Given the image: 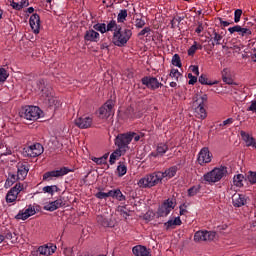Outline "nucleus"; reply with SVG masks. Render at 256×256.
<instances>
[{
    "mask_svg": "<svg viewBox=\"0 0 256 256\" xmlns=\"http://www.w3.org/2000/svg\"><path fill=\"white\" fill-rule=\"evenodd\" d=\"M208 96L207 94H196L193 98L192 107L194 109V116L196 119H201L202 121L204 119H207V102H208Z\"/></svg>",
    "mask_w": 256,
    "mask_h": 256,
    "instance_id": "1",
    "label": "nucleus"
},
{
    "mask_svg": "<svg viewBox=\"0 0 256 256\" xmlns=\"http://www.w3.org/2000/svg\"><path fill=\"white\" fill-rule=\"evenodd\" d=\"M133 36V31L129 28H119L115 29L112 36V43L116 47H125L129 43V39Z\"/></svg>",
    "mask_w": 256,
    "mask_h": 256,
    "instance_id": "2",
    "label": "nucleus"
},
{
    "mask_svg": "<svg viewBox=\"0 0 256 256\" xmlns=\"http://www.w3.org/2000/svg\"><path fill=\"white\" fill-rule=\"evenodd\" d=\"M133 135L135 134H129V132L118 134L115 138L116 147H118L120 151L127 153V151H129V145L133 141Z\"/></svg>",
    "mask_w": 256,
    "mask_h": 256,
    "instance_id": "3",
    "label": "nucleus"
},
{
    "mask_svg": "<svg viewBox=\"0 0 256 256\" xmlns=\"http://www.w3.org/2000/svg\"><path fill=\"white\" fill-rule=\"evenodd\" d=\"M41 108L37 106H26L23 108L20 117L26 119L27 121H37L41 117Z\"/></svg>",
    "mask_w": 256,
    "mask_h": 256,
    "instance_id": "4",
    "label": "nucleus"
},
{
    "mask_svg": "<svg viewBox=\"0 0 256 256\" xmlns=\"http://www.w3.org/2000/svg\"><path fill=\"white\" fill-rule=\"evenodd\" d=\"M225 173H227L225 167L214 168L204 175V181H207V183H219L221 178L225 177Z\"/></svg>",
    "mask_w": 256,
    "mask_h": 256,
    "instance_id": "5",
    "label": "nucleus"
},
{
    "mask_svg": "<svg viewBox=\"0 0 256 256\" xmlns=\"http://www.w3.org/2000/svg\"><path fill=\"white\" fill-rule=\"evenodd\" d=\"M25 189V185L21 183H16L14 187H12L6 194V203H11L12 205H15L17 202V198L19 197V194L21 191Z\"/></svg>",
    "mask_w": 256,
    "mask_h": 256,
    "instance_id": "6",
    "label": "nucleus"
},
{
    "mask_svg": "<svg viewBox=\"0 0 256 256\" xmlns=\"http://www.w3.org/2000/svg\"><path fill=\"white\" fill-rule=\"evenodd\" d=\"M213 160V153L209 151V147H203L197 157V163L198 165H201V167H204V165H207L208 163H211Z\"/></svg>",
    "mask_w": 256,
    "mask_h": 256,
    "instance_id": "7",
    "label": "nucleus"
},
{
    "mask_svg": "<svg viewBox=\"0 0 256 256\" xmlns=\"http://www.w3.org/2000/svg\"><path fill=\"white\" fill-rule=\"evenodd\" d=\"M215 232L207 230H199L194 234L195 243H202V241H213L215 239Z\"/></svg>",
    "mask_w": 256,
    "mask_h": 256,
    "instance_id": "8",
    "label": "nucleus"
},
{
    "mask_svg": "<svg viewBox=\"0 0 256 256\" xmlns=\"http://www.w3.org/2000/svg\"><path fill=\"white\" fill-rule=\"evenodd\" d=\"M113 107L114 104L112 100H108L104 103L98 110L99 119H109V117H111V113H113Z\"/></svg>",
    "mask_w": 256,
    "mask_h": 256,
    "instance_id": "9",
    "label": "nucleus"
},
{
    "mask_svg": "<svg viewBox=\"0 0 256 256\" xmlns=\"http://www.w3.org/2000/svg\"><path fill=\"white\" fill-rule=\"evenodd\" d=\"M73 169H69L67 167H62L59 170H53L44 173L43 175V181H47V179H53V177H63L64 175H67V173H73Z\"/></svg>",
    "mask_w": 256,
    "mask_h": 256,
    "instance_id": "10",
    "label": "nucleus"
},
{
    "mask_svg": "<svg viewBox=\"0 0 256 256\" xmlns=\"http://www.w3.org/2000/svg\"><path fill=\"white\" fill-rule=\"evenodd\" d=\"M175 209V205L173 204V200L167 199L165 200L162 205L158 208L157 215L159 217H167L171 211Z\"/></svg>",
    "mask_w": 256,
    "mask_h": 256,
    "instance_id": "11",
    "label": "nucleus"
},
{
    "mask_svg": "<svg viewBox=\"0 0 256 256\" xmlns=\"http://www.w3.org/2000/svg\"><path fill=\"white\" fill-rule=\"evenodd\" d=\"M142 85H145L151 91H155L159 89V87H163V84L157 80L156 77L145 76L141 79Z\"/></svg>",
    "mask_w": 256,
    "mask_h": 256,
    "instance_id": "12",
    "label": "nucleus"
},
{
    "mask_svg": "<svg viewBox=\"0 0 256 256\" xmlns=\"http://www.w3.org/2000/svg\"><path fill=\"white\" fill-rule=\"evenodd\" d=\"M74 123L79 129H89L93 125V118L89 116L78 117L75 119Z\"/></svg>",
    "mask_w": 256,
    "mask_h": 256,
    "instance_id": "13",
    "label": "nucleus"
},
{
    "mask_svg": "<svg viewBox=\"0 0 256 256\" xmlns=\"http://www.w3.org/2000/svg\"><path fill=\"white\" fill-rule=\"evenodd\" d=\"M43 151V145L35 143L26 149V154L28 157H39V155H43Z\"/></svg>",
    "mask_w": 256,
    "mask_h": 256,
    "instance_id": "14",
    "label": "nucleus"
},
{
    "mask_svg": "<svg viewBox=\"0 0 256 256\" xmlns=\"http://www.w3.org/2000/svg\"><path fill=\"white\" fill-rule=\"evenodd\" d=\"M29 23L33 33H35V35H39V31L41 29V17L39 14H32Z\"/></svg>",
    "mask_w": 256,
    "mask_h": 256,
    "instance_id": "15",
    "label": "nucleus"
},
{
    "mask_svg": "<svg viewBox=\"0 0 256 256\" xmlns=\"http://www.w3.org/2000/svg\"><path fill=\"white\" fill-rule=\"evenodd\" d=\"M37 211H35V207L29 205L26 210H20L19 213L15 216V219L26 221V219H29V217H32V215H35Z\"/></svg>",
    "mask_w": 256,
    "mask_h": 256,
    "instance_id": "16",
    "label": "nucleus"
},
{
    "mask_svg": "<svg viewBox=\"0 0 256 256\" xmlns=\"http://www.w3.org/2000/svg\"><path fill=\"white\" fill-rule=\"evenodd\" d=\"M232 205L233 207H245L247 205V196L245 194L235 193L232 195Z\"/></svg>",
    "mask_w": 256,
    "mask_h": 256,
    "instance_id": "17",
    "label": "nucleus"
},
{
    "mask_svg": "<svg viewBox=\"0 0 256 256\" xmlns=\"http://www.w3.org/2000/svg\"><path fill=\"white\" fill-rule=\"evenodd\" d=\"M17 177L20 181H25V178L27 177L29 173V164L27 162L25 163H18L17 164Z\"/></svg>",
    "mask_w": 256,
    "mask_h": 256,
    "instance_id": "18",
    "label": "nucleus"
},
{
    "mask_svg": "<svg viewBox=\"0 0 256 256\" xmlns=\"http://www.w3.org/2000/svg\"><path fill=\"white\" fill-rule=\"evenodd\" d=\"M55 251H57V246L53 244H46L44 246H40L36 251V253L38 254L40 253V255L49 256V255H53Z\"/></svg>",
    "mask_w": 256,
    "mask_h": 256,
    "instance_id": "19",
    "label": "nucleus"
},
{
    "mask_svg": "<svg viewBox=\"0 0 256 256\" xmlns=\"http://www.w3.org/2000/svg\"><path fill=\"white\" fill-rule=\"evenodd\" d=\"M99 32L94 29H89L84 34V40L89 41L90 43H97L99 41Z\"/></svg>",
    "mask_w": 256,
    "mask_h": 256,
    "instance_id": "20",
    "label": "nucleus"
},
{
    "mask_svg": "<svg viewBox=\"0 0 256 256\" xmlns=\"http://www.w3.org/2000/svg\"><path fill=\"white\" fill-rule=\"evenodd\" d=\"M65 205V202H63V199H57L53 202H50L44 206L45 211H57L60 207H63Z\"/></svg>",
    "mask_w": 256,
    "mask_h": 256,
    "instance_id": "21",
    "label": "nucleus"
},
{
    "mask_svg": "<svg viewBox=\"0 0 256 256\" xmlns=\"http://www.w3.org/2000/svg\"><path fill=\"white\" fill-rule=\"evenodd\" d=\"M132 253L135 256H151V251H149L147 247L141 245L134 246L132 249Z\"/></svg>",
    "mask_w": 256,
    "mask_h": 256,
    "instance_id": "22",
    "label": "nucleus"
},
{
    "mask_svg": "<svg viewBox=\"0 0 256 256\" xmlns=\"http://www.w3.org/2000/svg\"><path fill=\"white\" fill-rule=\"evenodd\" d=\"M167 151H169V145H167V143H159L156 148V153L152 152L151 155L152 157H163Z\"/></svg>",
    "mask_w": 256,
    "mask_h": 256,
    "instance_id": "23",
    "label": "nucleus"
},
{
    "mask_svg": "<svg viewBox=\"0 0 256 256\" xmlns=\"http://www.w3.org/2000/svg\"><path fill=\"white\" fill-rule=\"evenodd\" d=\"M240 135L243 141L246 143V147H255L256 140L253 138V136L249 135V133L245 131H241Z\"/></svg>",
    "mask_w": 256,
    "mask_h": 256,
    "instance_id": "24",
    "label": "nucleus"
},
{
    "mask_svg": "<svg viewBox=\"0 0 256 256\" xmlns=\"http://www.w3.org/2000/svg\"><path fill=\"white\" fill-rule=\"evenodd\" d=\"M41 97L45 100L47 103L50 99L55 97V92L53 91V88L51 87H44L42 89Z\"/></svg>",
    "mask_w": 256,
    "mask_h": 256,
    "instance_id": "25",
    "label": "nucleus"
},
{
    "mask_svg": "<svg viewBox=\"0 0 256 256\" xmlns=\"http://www.w3.org/2000/svg\"><path fill=\"white\" fill-rule=\"evenodd\" d=\"M177 171H179V168L177 166H172L166 169L164 172H162L163 179H173V177L177 175Z\"/></svg>",
    "mask_w": 256,
    "mask_h": 256,
    "instance_id": "26",
    "label": "nucleus"
},
{
    "mask_svg": "<svg viewBox=\"0 0 256 256\" xmlns=\"http://www.w3.org/2000/svg\"><path fill=\"white\" fill-rule=\"evenodd\" d=\"M150 179L152 181L153 187H155L156 185H159V183L163 181V172L159 171V172H154L150 174Z\"/></svg>",
    "mask_w": 256,
    "mask_h": 256,
    "instance_id": "27",
    "label": "nucleus"
},
{
    "mask_svg": "<svg viewBox=\"0 0 256 256\" xmlns=\"http://www.w3.org/2000/svg\"><path fill=\"white\" fill-rule=\"evenodd\" d=\"M138 185L142 188L153 187V182L151 180L150 174L146 175L144 178H141L138 182Z\"/></svg>",
    "mask_w": 256,
    "mask_h": 256,
    "instance_id": "28",
    "label": "nucleus"
},
{
    "mask_svg": "<svg viewBox=\"0 0 256 256\" xmlns=\"http://www.w3.org/2000/svg\"><path fill=\"white\" fill-rule=\"evenodd\" d=\"M181 223V218L176 217L174 220H169L164 223V227H166V231H169V229H175V227H177V225H181Z\"/></svg>",
    "mask_w": 256,
    "mask_h": 256,
    "instance_id": "29",
    "label": "nucleus"
},
{
    "mask_svg": "<svg viewBox=\"0 0 256 256\" xmlns=\"http://www.w3.org/2000/svg\"><path fill=\"white\" fill-rule=\"evenodd\" d=\"M46 103H48L49 107H54L55 111H57V109H61L63 105V102H61V100L55 96Z\"/></svg>",
    "mask_w": 256,
    "mask_h": 256,
    "instance_id": "30",
    "label": "nucleus"
},
{
    "mask_svg": "<svg viewBox=\"0 0 256 256\" xmlns=\"http://www.w3.org/2000/svg\"><path fill=\"white\" fill-rule=\"evenodd\" d=\"M110 197H112L113 199H117V201H125V195H123V193L121 192L120 189H115V190H110Z\"/></svg>",
    "mask_w": 256,
    "mask_h": 256,
    "instance_id": "31",
    "label": "nucleus"
},
{
    "mask_svg": "<svg viewBox=\"0 0 256 256\" xmlns=\"http://www.w3.org/2000/svg\"><path fill=\"white\" fill-rule=\"evenodd\" d=\"M121 155H125V152L123 150L116 149L111 155L109 163L110 165H114L115 161H117V157H121Z\"/></svg>",
    "mask_w": 256,
    "mask_h": 256,
    "instance_id": "32",
    "label": "nucleus"
},
{
    "mask_svg": "<svg viewBox=\"0 0 256 256\" xmlns=\"http://www.w3.org/2000/svg\"><path fill=\"white\" fill-rule=\"evenodd\" d=\"M201 49H203V46L201 44H198L197 42H194V44L188 49L189 57H193V55H195L198 50L201 51Z\"/></svg>",
    "mask_w": 256,
    "mask_h": 256,
    "instance_id": "33",
    "label": "nucleus"
},
{
    "mask_svg": "<svg viewBox=\"0 0 256 256\" xmlns=\"http://www.w3.org/2000/svg\"><path fill=\"white\" fill-rule=\"evenodd\" d=\"M245 179V176L243 174H237L233 178V183L235 187H243V180Z\"/></svg>",
    "mask_w": 256,
    "mask_h": 256,
    "instance_id": "34",
    "label": "nucleus"
},
{
    "mask_svg": "<svg viewBox=\"0 0 256 256\" xmlns=\"http://www.w3.org/2000/svg\"><path fill=\"white\" fill-rule=\"evenodd\" d=\"M17 181H20L17 175L9 174V177L5 182V187H11L14 183H17Z\"/></svg>",
    "mask_w": 256,
    "mask_h": 256,
    "instance_id": "35",
    "label": "nucleus"
},
{
    "mask_svg": "<svg viewBox=\"0 0 256 256\" xmlns=\"http://www.w3.org/2000/svg\"><path fill=\"white\" fill-rule=\"evenodd\" d=\"M199 83H201V85H217L219 83V81L211 82V80H209V78H207V76L201 75L199 77Z\"/></svg>",
    "mask_w": 256,
    "mask_h": 256,
    "instance_id": "36",
    "label": "nucleus"
},
{
    "mask_svg": "<svg viewBox=\"0 0 256 256\" xmlns=\"http://www.w3.org/2000/svg\"><path fill=\"white\" fill-rule=\"evenodd\" d=\"M118 177H123V175L127 174V166L123 162H119L117 167Z\"/></svg>",
    "mask_w": 256,
    "mask_h": 256,
    "instance_id": "37",
    "label": "nucleus"
},
{
    "mask_svg": "<svg viewBox=\"0 0 256 256\" xmlns=\"http://www.w3.org/2000/svg\"><path fill=\"white\" fill-rule=\"evenodd\" d=\"M240 37H245L246 39H249V37H251V35H253V31H251V29L249 28H240V32H239Z\"/></svg>",
    "mask_w": 256,
    "mask_h": 256,
    "instance_id": "38",
    "label": "nucleus"
},
{
    "mask_svg": "<svg viewBox=\"0 0 256 256\" xmlns=\"http://www.w3.org/2000/svg\"><path fill=\"white\" fill-rule=\"evenodd\" d=\"M94 31H99L100 33H107V25L105 23H97L93 26Z\"/></svg>",
    "mask_w": 256,
    "mask_h": 256,
    "instance_id": "39",
    "label": "nucleus"
},
{
    "mask_svg": "<svg viewBox=\"0 0 256 256\" xmlns=\"http://www.w3.org/2000/svg\"><path fill=\"white\" fill-rule=\"evenodd\" d=\"M246 180L249 181L250 185H256V171H249Z\"/></svg>",
    "mask_w": 256,
    "mask_h": 256,
    "instance_id": "40",
    "label": "nucleus"
},
{
    "mask_svg": "<svg viewBox=\"0 0 256 256\" xmlns=\"http://www.w3.org/2000/svg\"><path fill=\"white\" fill-rule=\"evenodd\" d=\"M199 191H201V186H192L191 188L188 189V197H195V195H197V193H199Z\"/></svg>",
    "mask_w": 256,
    "mask_h": 256,
    "instance_id": "41",
    "label": "nucleus"
},
{
    "mask_svg": "<svg viewBox=\"0 0 256 256\" xmlns=\"http://www.w3.org/2000/svg\"><path fill=\"white\" fill-rule=\"evenodd\" d=\"M127 19V10H120V12L118 13V17H117V21L118 23H125Z\"/></svg>",
    "mask_w": 256,
    "mask_h": 256,
    "instance_id": "42",
    "label": "nucleus"
},
{
    "mask_svg": "<svg viewBox=\"0 0 256 256\" xmlns=\"http://www.w3.org/2000/svg\"><path fill=\"white\" fill-rule=\"evenodd\" d=\"M212 39L215 41L216 45H221V40L223 39V35H221V33L217 32L216 30H213Z\"/></svg>",
    "mask_w": 256,
    "mask_h": 256,
    "instance_id": "43",
    "label": "nucleus"
},
{
    "mask_svg": "<svg viewBox=\"0 0 256 256\" xmlns=\"http://www.w3.org/2000/svg\"><path fill=\"white\" fill-rule=\"evenodd\" d=\"M115 29H119V26H117V22L115 20H111L106 26V33L109 31H115Z\"/></svg>",
    "mask_w": 256,
    "mask_h": 256,
    "instance_id": "44",
    "label": "nucleus"
},
{
    "mask_svg": "<svg viewBox=\"0 0 256 256\" xmlns=\"http://www.w3.org/2000/svg\"><path fill=\"white\" fill-rule=\"evenodd\" d=\"M169 76L172 77V79H175V81H179V77H181L182 74L178 69L173 68L171 69Z\"/></svg>",
    "mask_w": 256,
    "mask_h": 256,
    "instance_id": "45",
    "label": "nucleus"
},
{
    "mask_svg": "<svg viewBox=\"0 0 256 256\" xmlns=\"http://www.w3.org/2000/svg\"><path fill=\"white\" fill-rule=\"evenodd\" d=\"M172 65H175V67H182L181 57L179 56V54H175L172 57Z\"/></svg>",
    "mask_w": 256,
    "mask_h": 256,
    "instance_id": "46",
    "label": "nucleus"
},
{
    "mask_svg": "<svg viewBox=\"0 0 256 256\" xmlns=\"http://www.w3.org/2000/svg\"><path fill=\"white\" fill-rule=\"evenodd\" d=\"M7 77H9L7 70H5V68H0V83H5V81H7Z\"/></svg>",
    "mask_w": 256,
    "mask_h": 256,
    "instance_id": "47",
    "label": "nucleus"
},
{
    "mask_svg": "<svg viewBox=\"0 0 256 256\" xmlns=\"http://www.w3.org/2000/svg\"><path fill=\"white\" fill-rule=\"evenodd\" d=\"M243 15V10L237 9L234 12V23H239L241 21V16Z\"/></svg>",
    "mask_w": 256,
    "mask_h": 256,
    "instance_id": "48",
    "label": "nucleus"
},
{
    "mask_svg": "<svg viewBox=\"0 0 256 256\" xmlns=\"http://www.w3.org/2000/svg\"><path fill=\"white\" fill-rule=\"evenodd\" d=\"M95 197H97V199H107L108 197H111V190L108 191L107 193L97 192Z\"/></svg>",
    "mask_w": 256,
    "mask_h": 256,
    "instance_id": "49",
    "label": "nucleus"
},
{
    "mask_svg": "<svg viewBox=\"0 0 256 256\" xmlns=\"http://www.w3.org/2000/svg\"><path fill=\"white\" fill-rule=\"evenodd\" d=\"M97 222L102 225V227H109V220L106 218H103V216L97 217Z\"/></svg>",
    "mask_w": 256,
    "mask_h": 256,
    "instance_id": "50",
    "label": "nucleus"
},
{
    "mask_svg": "<svg viewBox=\"0 0 256 256\" xmlns=\"http://www.w3.org/2000/svg\"><path fill=\"white\" fill-rule=\"evenodd\" d=\"M241 28H242L241 26L235 25L234 27L228 28V31H229L230 35H233V33H238V35H239Z\"/></svg>",
    "mask_w": 256,
    "mask_h": 256,
    "instance_id": "51",
    "label": "nucleus"
},
{
    "mask_svg": "<svg viewBox=\"0 0 256 256\" xmlns=\"http://www.w3.org/2000/svg\"><path fill=\"white\" fill-rule=\"evenodd\" d=\"M92 161H94L96 165H106L105 157H100V158L94 157L92 158Z\"/></svg>",
    "mask_w": 256,
    "mask_h": 256,
    "instance_id": "52",
    "label": "nucleus"
},
{
    "mask_svg": "<svg viewBox=\"0 0 256 256\" xmlns=\"http://www.w3.org/2000/svg\"><path fill=\"white\" fill-rule=\"evenodd\" d=\"M135 26L137 27V29H143L144 25H145V20L141 19V18H137L135 20Z\"/></svg>",
    "mask_w": 256,
    "mask_h": 256,
    "instance_id": "53",
    "label": "nucleus"
},
{
    "mask_svg": "<svg viewBox=\"0 0 256 256\" xmlns=\"http://www.w3.org/2000/svg\"><path fill=\"white\" fill-rule=\"evenodd\" d=\"M10 5L12 6V9H15V11H21V6L19 2H15L14 0H8Z\"/></svg>",
    "mask_w": 256,
    "mask_h": 256,
    "instance_id": "54",
    "label": "nucleus"
},
{
    "mask_svg": "<svg viewBox=\"0 0 256 256\" xmlns=\"http://www.w3.org/2000/svg\"><path fill=\"white\" fill-rule=\"evenodd\" d=\"M54 189H57V186H46L43 188L44 193H49L53 195Z\"/></svg>",
    "mask_w": 256,
    "mask_h": 256,
    "instance_id": "55",
    "label": "nucleus"
},
{
    "mask_svg": "<svg viewBox=\"0 0 256 256\" xmlns=\"http://www.w3.org/2000/svg\"><path fill=\"white\" fill-rule=\"evenodd\" d=\"M221 75H222V80H223V79L231 76V71L229 70V68H224L221 71Z\"/></svg>",
    "mask_w": 256,
    "mask_h": 256,
    "instance_id": "56",
    "label": "nucleus"
},
{
    "mask_svg": "<svg viewBox=\"0 0 256 256\" xmlns=\"http://www.w3.org/2000/svg\"><path fill=\"white\" fill-rule=\"evenodd\" d=\"M179 23H181V17L173 18L171 21L172 29H175L176 25H179Z\"/></svg>",
    "mask_w": 256,
    "mask_h": 256,
    "instance_id": "57",
    "label": "nucleus"
},
{
    "mask_svg": "<svg viewBox=\"0 0 256 256\" xmlns=\"http://www.w3.org/2000/svg\"><path fill=\"white\" fill-rule=\"evenodd\" d=\"M188 79L189 80V85H195L196 81H197V76H193V74L189 73L188 74Z\"/></svg>",
    "mask_w": 256,
    "mask_h": 256,
    "instance_id": "58",
    "label": "nucleus"
},
{
    "mask_svg": "<svg viewBox=\"0 0 256 256\" xmlns=\"http://www.w3.org/2000/svg\"><path fill=\"white\" fill-rule=\"evenodd\" d=\"M222 81L226 83V85H235V82H233V78L230 76L223 78Z\"/></svg>",
    "mask_w": 256,
    "mask_h": 256,
    "instance_id": "59",
    "label": "nucleus"
},
{
    "mask_svg": "<svg viewBox=\"0 0 256 256\" xmlns=\"http://www.w3.org/2000/svg\"><path fill=\"white\" fill-rule=\"evenodd\" d=\"M189 211H187V204L180 205V215H187Z\"/></svg>",
    "mask_w": 256,
    "mask_h": 256,
    "instance_id": "60",
    "label": "nucleus"
},
{
    "mask_svg": "<svg viewBox=\"0 0 256 256\" xmlns=\"http://www.w3.org/2000/svg\"><path fill=\"white\" fill-rule=\"evenodd\" d=\"M146 33H151V28L150 27H145L143 30H141L138 33V37H143Z\"/></svg>",
    "mask_w": 256,
    "mask_h": 256,
    "instance_id": "61",
    "label": "nucleus"
},
{
    "mask_svg": "<svg viewBox=\"0 0 256 256\" xmlns=\"http://www.w3.org/2000/svg\"><path fill=\"white\" fill-rule=\"evenodd\" d=\"M233 124V118H228L226 120H224L221 124H220V127H225L227 125H231Z\"/></svg>",
    "mask_w": 256,
    "mask_h": 256,
    "instance_id": "62",
    "label": "nucleus"
},
{
    "mask_svg": "<svg viewBox=\"0 0 256 256\" xmlns=\"http://www.w3.org/2000/svg\"><path fill=\"white\" fill-rule=\"evenodd\" d=\"M247 111H253V113H256V100L251 102V105L247 108Z\"/></svg>",
    "mask_w": 256,
    "mask_h": 256,
    "instance_id": "63",
    "label": "nucleus"
},
{
    "mask_svg": "<svg viewBox=\"0 0 256 256\" xmlns=\"http://www.w3.org/2000/svg\"><path fill=\"white\" fill-rule=\"evenodd\" d=\"M19 5L20 9H23L24 7H29V0H20Z\"/></svg>",
    "mask_w": 256,
    "mask_h": 256,
    "instance_id": "64",
    "label": "nucleus"
}]
</instances>
